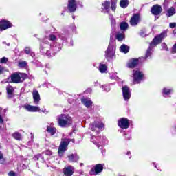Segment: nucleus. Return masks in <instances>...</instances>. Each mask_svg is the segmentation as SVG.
<instances>
[{"mask_svg": "<svg viewBox=\"0 0 176 176\" xmlns=\"http://www.w3.org/2000/svg\"><path fill=\"white\" fill-rule=\"evenodd\" d=\"M3 123H1L0 122V130H2V126H3Z\"/></svg>", "mask_w": 176, "mask_h": 176, "instance_id": "nucleus-58", "label": "nucleus"}, {"mask_svg": "<svg viewBox=\"0 0 176 176\" xmlns=\"http://www.w3.org/2000/svg\"><path fill=\"white\" fill-rule=\"evenodd\" d=\"M0 63L1 64H6L8 63V58L6 57L1 58Z\"/></svg>", "mask_w": 176, "mask_h": 176, "instance_id": "nucleus-45", "label": "nucleus"}, {"mask_svg": "<svg viewBox=\"0 0 176 176\" xmlns=\"http://www.w3.org/2000/svg\"><path fill=\"white\" fill-rule=\"evenodd\" d=\"M5 72V68L0 65V75H2Z\"/></svg>", "mask_w": 176, "mask_h": 176, "instance_id": "nucleus-46", "label": "nucleus"}, {"mask_svg": "<svg viewBox=\"0 0 176 176\" xmlns=\"http://www.w3.org/2000/svg\"><path fill=\"white\" fill-rule=\"evenodd\" d=\"M94 137H93L91 138V142H93L94 144H95V145H96L98 146V148L99 149H102V148H104V146H105V145H107V144H108V140H107V137L105 136H102V137H98L97 140H98V138H100V141L97 142V141H94Z\"/></svg>", "mask_w": 176, "mask_h": 176, "instance_id": "nucleus-7", "label": "nucleus"}, {"mask_svg": "<svg viewBox=\"0 0 176 176\" xmlns=\"http://www.w3.org/2000/svg\"><path fill=\"white\" fill-rule=\"evenodd\" d=\"M131 153H130V151H128L127 153H126V155H127L128 156H130Z\"/></svg>", "mask_w": 176, "mask_h": 176, "instance_id": "nucleus-59", "label": "nucleus"}, {"mask_svg": "<svg viewBox=\"0 0 176 176\" xmlns=\"http://www.w3.org/2000/svg\"><path fill=\"white\" fill-rule=\"evenodd\" d=\"M140 21H141V16L140 15V14L136 13L132 16L129 23L132 25V27H135L138 25V23Z\"/></svg>", "mask_w": 176, "mask_h": 176, "instance_id": "nucleus-12", "label": "nucleus"}, {"mask_svg": "<svg viewBox=\"0 0 176 176\" xmlns=\"http://www.w3.org/2000/svg\"><path fill=\"white\" fill-rule=\"evenodd\" d=\"M61 47H63V44H60L57 42H54L53 45L51 44V51L53 52L54 56L56 53H58V52L61 50Z\"/></svg>", "mask_w": 176, "mask_h": 176, "instance_id": "nucleus-19", "label": "nucleus"}, {"mask_svg": "<svg viewBox=\"0 0 176 176\" xmlns=\"http://www.w3.org/2000/svg\"><path fill=\"white\" fill-rule=\"evenodd\" d=\"M162 7L159 5H154L151 10V12L153 14H154L155 16H159V14H160V13H162Z\"/></svg>", "mask_w": 176, "mask_h": 176, "instance_id": "nucleus-20", "label": "nucleus"}, {"mask_svg": "<svg viewBox=\"0 0 176 176\" xmlns=\"http://www.w3.org/2000/svg\"><path fill=\"white\" fill-rule=\"evenodd\" d=\"M76 1L75 0H69L67 9L70 13H74L76 12Z\"/></svg>", "mask_w": 176, "mask_h": 176, "instance_id": "nucleus-16", "label": "nucleus"}, {"mask_svg": "<svg viewBox=\"0 0 176 176\" xmlns=\"http://www.w3.org/2000/svg\"><path fill=\"white\" fill-rule=\"evenodd\" d=\"M87 91H89V93H91V89H88L87 90Z\"/></svg>", "mask_w": 176, "mask_h": 176, "instance_id": "nucleus-61", "label": "nucleus"}, {"mask_svg": "<svg viewBox=\"0 0 176 176\" xmlns=\"http://www.w3.org/2000/svg\"><path fill=\"white\" fill-rule=\"evenodd\" d=\"M107 65L102 63H100L99 71L100 72H101V74H105V72H107Z\"/></svg>", "mask_w": 176, "mask_h": 176, "instance_id": "nucleus-35", "label": "nucleus"}, {"mask_svg": "<svg viewBox=\"0 0 176 176\" xmlns=\"http://www.w3.org/2000/svg\"><path fill=\"white\" fill-rule=\"evenodd\" d=\"M101 87L104 91H109L111 90V86L109 85H104Z\"/></svg>", "mask_w": 176, "mask_h": 176, "instance_id": "nucleus-40", "label": "nucleus"}, {"mask_svg": "<svg viewBox=\"0 0 176 176\" xmlns=\"http://www.w3.org/2000/svg\"><path fill=\"white\" fill-rule=\"evenodd\" d=\"M120 28L121 31H126L127 28H129V23L126 22H121L120 24Z\"/></svg>", "mask_w": 176, "mask_h": 176, "instance_id": "nucleus-33", "label": "nucleus"}, {"mask_svg": "<svg viewBox=\"0 0 176 176\" xmlns=\"http://www.w3.org/2000/svg\"><path fill=\"white\" fill-rule=\"evenodd\" d=\"M73 142V144L75 143V139H72V140L68 138H62L61 142L60 143L58 153L59 156L62 157L64 155V153H65V151L68 149V145H69V142Z\"/></svg>", "mask_w": 176, "mask_h": 176, "instance_id": "nucleus-4", "label": "nucleus"}, {"mask_svg": "<svg viewBox=\"0 0 176 176\" xmlns=\"http://www.w3.org/2000/svg\"><path fill=\"white\" fill-rule=\"evenodd\" d=\"M120 6L123 8L126 9L129 6V0H120Z\"/></svg>", "mask_w": 176, "mask_h": 176, "instance_id": "nucleus-36", "label": "nucleus"}, {"mask_svg": "<svg viewBox=\"0 0 176 176\" xmlns=\"http://www.w3.org/2000/svg\"><path fill=\"white\" fill-rule=\"evenodd\" d=\"M19 65L21 68H24L27 67V62L25 60L19 62Z\"/></svg>", "mask_w": 176, "mask_h": 176, "instance_id": "nucleus-43", "label": "nucleus"}, {"mask_svg": "<svg viewBox=\"0 0 176 176\" xmlns=\"http://www.w3.org/2000/svg\"><path fill=\"white\" fill-rule=\"evenodd\" d=\"M32 141H29L28 143V145H32Z\"/></svg>", "mask_w": 176, "mask_h": 176, "instance_id": "nucleus-57", "label": "nucleus"}, {"mask_svg": "<svg viewBox=\"0 0 176 176\" xmlns=\"http://www.w3.org/2000/svg\"><path fill=\"white\" fill-rule=\"evenodd\" d=\"M80 167L83 166V163L80 164Z\"/></svg>", "mask_w": 176, "mask_h": 176, "instance_id": "nucleus-64", "label": "nucleus"}, {"mask_svg": "<svg viewBox=\"0 0 176 176\" xmlns=\"http://www.w3.org/2000/svg\"><path fill=\"white\" fill-rule=\"evenodd\" d=\"M118 1H111V10H113V12H115V10H116V3Z\"/></svg>", "mask_w": 176, "mask_h": 176, "instance_id": "nucleus-42", "label": "nucleus"}, {"mask_svg": "<svg viewBox=\"0 0 176 176\" xmlns=\"http://www.w3.org/2000/svg\"><path fill=\"white\" fill-rule=\"evenodd\" d=\"M1 159H3V154L0 153V160Z\"/></svg>", "mask_w": 176, "mask_h": 176, "instance_id": "nucleus-55", "label": "nucleus"}, {"mask_svg": "<svg viewBox=\"0 0 176 176\" xmlns=\"http://www.w3.org/2000/svg\"><path fill=\"white\" fill-rule=\"evenodd\" d=\"M175 14V8L174 7H170L166 11L167 17H171V16H174Z\"/></svg>", "mask_w": 176, "mask_h": 176, "instance_id": "nucleus-31", "label": "nucleus"}, {"mask_svg": "<svg viewBox=\"0 0 176 176\" xmlns=\"http://www.w3.org/2000/svg\"><path fill=\"white\" fill-rule=\"evenodd\" d=\"M34 103L36 105L39 104V101H41V95H39V92L36 89H34L32 92Z\"/></svg>", "mask_w": 176, "mask_h": 176, "instance_id": "nucleus-21", "label": "nucleus"}, {"mask_svg": "<svg viewBox=\"0 0 176 176\" xmlns=\"http://www.w3.org/2000/svg\"><path fill=\"white\" fill-rule=\"evenodd\" d=\"M153 164L154 165V167H155V168H157V166H156V164H155V163H153Z\"/></svg>", "mask_w": 176, "mask_h": 176, "instance_id": "nucleus-60", "label": "nucleus"}, {"mask_svg": "<svg viewBox=\"0 0 176 176\" xmlns=\"http://www.w3.org/2000/svg\"><path fill=\"white\" fill-rule=\"evenodd\" d=\"M81 102L86 108H91V105H93V101L88 98H81Z\"/></svg>", "mask_w": 176, "mask_h": 176, "instance_id": "nucleus-23", "label": "nucleus"}, {"mask_svg": "<svg viewBox=\"0 0 176 176\" xmlns=\"http://www.w3.org/2000/svg\"><path fill=\"white\" fill-rule=\"evenodd\" d=\"M24 52L25 53V54L31 56V57H35V52H34L30 47H25Z\"/></svg>", "mask_w": 176, "mask_h": 176, "instance_id": "nucleus-30", "label": "nucleus"}, {"mask_svg": "<svg viewBox=\"0 0 176 176\" xmlns=\"http://www.w3.org/2000/svg\"><path fill=\"white\" fill-rule=\"evenodd\" d=\"M0 123H3V119L2 118V116L0 115Z\"/></svg>", "mask_w": 176, "mask_h": 176, "instance_id": "nucleus-53", "label": "nucleus"}, {"mask_svg": "<svg viewBox=\"0 0 176 176\" xmlns=\"http://www.w3.org/2000/svg\"><path fill=\"white\" fill-rule=\"evenodd\" d=\"M122 90L124 101H129L131 98V90H130V87L124 85L122 87Z\"/></svg>", "mask_w": 176, "mask_h": 176, "instance_id": "nucleus-10", "label": "nucleus"}, {"mask_svg": "<svg viewBox=\"0 0 176 176\" xmlns=\"http://www.w3.org/2000/svg\"><path fill=\"white\" fill-rule=\"evenodd\" d=\"M169 27H170V28H175L176 23H169Z\"/></svg>", "mask_w": 176, "mask_h": 176, "instance_id": "nucleus-47", "label": "nucleus"}, {"mask_svg": "<svg viewBox=\"0 0 176 176\" xmlns=\"http://www.w3.org/2000/svg\"><path fill=\"white\" fill-rule=\"evenodd\" d=\"M133 75L134 83H141L144 80V73L140 70H133Z\"/></svg>", "mask_w": 176, "mask_h": 176, "instance_id": "nucleus-8", "label": "nucleus"}, {"mask_svg": "<svg viewBox=\"0 0 176 176\" xmlns=\"http://www.w3.org/2000/svg\"><path fill=\"white\" fill-rule=\"evenodd\" d=\"M3 43L4 45H7V46H10V43H6V41H3Z\"/></svg>", "mask_w": 176, "mask_h": 176, "instance_id": "nucleus-54", "label": "nucleus"}, {"mask_svg": "<svg viewBox=\"0 0 176 176\" xmlns=\"http://www.w3.org/2000/svg\"><path fill=\"white\" fill-rule=\"evenodd\" d=\"M138 64H140L137 58H133L128 63L127 67L128 68H135Z\"/></svg>", "mask_w": 176, "mask_h": 176, "instance_id": "nucleus-26", "label": "nucleus"}, {"mask_svg": "<svg viewBox=\"0 0 176 176\" xmlns=\"http://www.w3.org/2000/svg\"><path fill=\"white\" fill-rule=\"evenodd\" d=\"M47 131L51 135H54L56 132L57 131V129L55 127L52 126H47Z\"/></svg>", "mask_w": 176, "mask_h": 176, "instance_id": "nucleus-34", "label": "nucleus"}, {"mask_svg": "<svg viewBox=\"0 0 176 176\" xmlns=\"http://www.w3.org/2000/svg\"><path fill=\"white\" fill-rule=\"evenodd\" d=\"M44 39H46V41H51V42L54 43L57 40V36L52 33H50V34L46 33Z\"/></svg>", "mask_w": 176, "mask_h": 176, "instance_id": "nucleus-25", "label": "nucleus"}, {"mask_svg": "<svg viewBox=\"0 0 176 176\" xmlns=\"http://www.w3.org/2000/svg\"><path fill=\"white\" fill-rule=\"evenodd\" d=\"M8 175H9V176H16V173H15L14 171H10V172L8 173Z\"/></svg>", "mask_w": 176, "mask_h": 176, "instance_id": "nucleus-50", "label": "nucleus"}, {"mask_svg": "<svg viewBox=\"0 0 176 176\" xmlns=\"http://www.w3.org/2000/svg\"><path fill=\"white\" fill-rule=\"evenodd\" d=\"M27 74L25 73H14L10 76L12 83H23L27 79Z\"/></svg>", "mask_w": 176, "mask_h": 176, "instance_id": "nucleus-6", "label": "nucleus"}, {"mask_svg": "<svg viewBox=\"0 0 176 176\" xmlns=\"http://www.w3.org/2000/svg\"><path fill=\"white\" fill-rule=\"evenodd\" d=\"M116 53V42L115 40H112V36L110 37V42L108 47L105 51V58L107 61H111L115 58V54Z\"/></svg>", "mask_w": 176, "mask_h": 176, "instance_id": "nucleus-2", "label": "nucleus"}, {"mask_svg": "<svg viewBox=\"0 0 176 176\" xmlns=\"http://www.w3.org/2000/svg\"><path fill=\"white\" fill-rule=\"evenodd\" d=\"M104 166H105L104 164H98L95 165V166L91 169V174L97 175V174L102 173V170H104Z\"/></svg>", "mask_w": 176, "mask_h": 176, "instance_id": "nucleus-13", "label": "nucleus"}, {"mask_svg": "<svg viewBox=\"0 0 176 176\" xmlns=\"http://www.w3.org/2000/svg\"><path fill=\"white\" fill-rule=\"evenodd\" d=\"M72 30L73 32H76V26H73L72 28Z\"/></svg>", "mask_w": 176, "mask_h": 176, "instance_id": "nucleus-52", "label": "nucleus"}, {"mask_svg": "<svg viewBox=\"0 0 176 176\" xmlns=\"http://www.w3.org/2000/svg\"><path fill=\"white\" fill-rule=\"evenodd\" d=\"M40 52L47 57H53L54 53L52 52V44L46 39H43L40 43Z\"/></svg>", "mask_w": 176, "mask_h": 176, "instance_id": "nucleus-3", "label": "nucleus"}, {"mask_svg": "<svg viewBox=\"0 0 176 176\" xmlns=\"http://www.w3.org/2000/svg\"><path fill=\"white\" fill-rule=\"evenodd\" d=\"M24 109L28 111V112H39L41 109L38 106H32L28 104H26L23 106Z\"/></svg>", "mask_w": 176, "mask_h": 176, "instance_id": "nucleus-18", "label": "nucleus"}, {"mask_svg": "<svg viewBox=\"0 0 176 176\" xmlns=\"http://www.w3.org/2000/svg\"><path fill=\"white\" fill-rule=\"evenodd\" d=\"M167 36V32L164 31L160 34L156 36L150 43L148 48L146 50L145 57L142 56L138 60L139 64H142V63H145L147 58H151L152 56V53H153V49H155V46H157L159 43H160L164 38Z\"/></svg>", "mask_w": 176, "mask_h": 176, "instance_id": "nucleus-1", "label": "nucleus"}, {"mask_svg": "<svg viewBox=\"0 0 176 176\" xmlns=\"http://www.w3.org/2000/svg\"><path fill=\"white\" fill-rule=\"evenodd\" d=\"M111 2H118V0H111Z\"/></svg>", "mask_w": 176, "mask_h": 176, "instance_id": "nucleus-62", "label": "nucleus"}, {"mask_svg": "<svg viewBox=\"0 0 176 176\" xmlns=\"http://www.w3.org/2000/svg\"><path fill=\"white\" fill-rule=\"evenodd\" d=\"M140 35L142 36V38H145L146 36L145 32H140Z\"/></svg>", "mask_w": 176, "mask_h": 176, "instance_id": "nucleus-48", "label": "nucleus"}, {"mask_svg": "<svg viewBox=\"0 0 176 176\" xmlns=\"http://www.w3.org/2000/svg\"><path fill=\"white\" fill-rule=\"evenodd\" d=\"M68 46H74V41H72V39L70 40V43L68 45Z\"/></svg>", "mask_w": 176, "mask_h": 176, "instance_id": "nucleus-51", "label": "nucleus"}, {"mask_svg": "<svg viewBox=\"0 0 176 176\" xmlns=\"http://www.w3.org/2000/svg\"><path fill=\"white\" fill-rule=\"evenodd\" d=\"M124 38H125L124 33L118 32L116 35V38L117 39V41H123Z\"/></svg>", "mask_w": 176, "mask_h": 176, "instance_id": "nucleus-37", "label": "nucleus"}, {"mask_svg": "<svg viewBox=\"0 0 176 176\" xmlns=\"http://www.w3.org/2000/svg\"><path fill=\"white\" fill-rule=\"evenodd\" d=\"M172 91H173V89H171L170 88H164V89H163L164 96H170V94H171Z\"/></svg>", "mask_w": 176, "mask_h": 176, "instance_id": "nucleus-39", "label": "nucleus"}, {"mask_svg": "<svg viewBox=\"0 0 176 176\" xmlns=\"http://www.w3.org/2000/svg\"><path fill=\"white\" fill-rule=\"evenodd\" d=\"M109 6H111V3L109 1H105L102 3V10L103 13H108L109 12Z\"/></svg>", "mask_w": 176, "mask_h": 176, "instance_id": "nucleus-28", "label": "nucleus"}, {"mask_svg": "<svg viewBox=\"0 0 176 176\" xmlns=\"http://www.w3.org/2000/svg\"><path fill=\"white\" fill-rule=\"evenodd\" d=\"M58 123L60 127H69L72 124V118L69 115L61 114L58 117Z\"/></svg>", "mask_w": 176, "mask_h": 176, "instance_id": "nucleus-5", "label": "nucleus"}, {"mask_svg": "<svg viewBox=\"0 0 176 176\" xmlns=\"http://www.w3.org/2000/svg\"><path fill=\"white\" fill-rule=\"evenodd\" d=\"M52 155V152L50 151H46L43 152L42 154H38L34 157V160H41L42 159L43 162H45V156H50Z\"/></svg>", "mask_w": 176, "mask_h": 176, "instance_id": "nucleus-22", "label": "nucleus"}, {"mask_svg": "<svg viewBox=\"0 0 176 176\" xmlns=\"http://www.w3.org/2000/svg\"><path fill=\"white\" fill-rule=\"evenodd\" d=\"M161 46L163 50H166V52H168V47H167V44H166V43H162Z\"/></svg>", "mask_w": 176, "mask_h": 176, "instance_id": "nucleus-44", "label": "nucleus"}, {"mask_svg": "<svg viewBox=\"0 0 176 176\" xmlns=\"http://www.w3.org/2000/svg\"><path fill=\"white\" fill-rule=\"evenodd\" d=\"M6 90H7L8 98H13V94L14 93V88H13L12 85H8L6 87Z\"/></svg>", "mask_w": 176, "mask_h": 176, "instance_id": "nucleus-27", "label": "nucleus"}, {"mask_svg": "<svg viewBox=\"0 0 176 176\" xmlns=\"http://www.w3.org/2000/svg\"><path fill=\"white\" fill-rule=\"evenodd\" d=\"M32 64H34L35 67H42V63L38 60H32Z\"/></svg>", "mask_w": 176, "mask_h": 176, "instance_id": "nucleus-41", "label": "nucleus"}, {"mask_svg": "<svg viewBox=\"0 0 176 176\" xmlns=\"http://www.w3.org/2000/svg\"><path fill=\"white\" fill-rule=\"evenodd\" d=\"M109 19L111 21L112 30H115V28H116V20H115V18H113V15L110 14Z\"/></svg>", "mask_w": 176, "mask_h": 176, "instance_id": "nucleus-32", "label": "nucleus"}, {"mask_svg": "<svg viewBox=\"0 0 176 176\" xmlns=\"http://www.w3.org/2000/svg\"><path fill=\"white\" fill-rule=\"evenodd\" d=\"M101 152H102V154L104 155V153H105V150H102Z\"/></svg>", "mask_w": 176, "mask_h": 176, "instance_id": "nucleus-63", "label": "nucleus"}, {"mask_svg": "<svg viewBox=\"0 0 176 176\" xmlns=\"http://www.w3.org/2000/svg\"><path fill=\"white\" fill-rule=\"evenodd\" d=\"M75 173V168L72 166H68L63 168V173L65 176H72Z\"/></svg>", "mask_w": 176, "mask_h": 176, "instance_id": "nucleus-17", "label": "nucleus"}, {"mask_svg": "<svg viewBox=\"0 0 176 176\" xmlns=\"http://www.w3.org/2000/svg\"><path fill=\"white\" fill-rule=\"evenodd\" d=\"M12 137L15 139L17 140L18 141H21V140H23V136L21 135V134H20L18 132L14 133L12 134Z\"/></svg>", "mask_w": 176, "mask_h": 176, "instance_id": "nucleus-38", "label": "nucleus"}, {"mask_svg": "<svg viewBox=\"0 0 176 176\" xmlns=\"http://www.w3.org/2000/svg\"><path fill=\"white\" fill-rule=\"evenodd\" d=\"M57 36L62 41L63 43H67L69 39V32H63L62 33H57Z\"/></svg>", "mask_w": 176, "mask_h": 176, "instance_id": "nucleus-14", "label": "nucleus"}, {"mask_svg": "<svg viewBox=\"0 0 176 176\" xmlns=\"http://www.w3.org/2000/svg\"><path fill=\"white\" fill-rule=\"evenodd\" d=\"M98 85H99L98 82L96 81L94 82V86H98Z\"/></svg>", "mask_w": 176, "mask_h": 176, "instance_id": "nucleus-56", "label": "nucleus"}, {"mask_svg": "<svg viewBox=\"0 0 176 176\" xmlns=\"http://www.w3.org/2000/svg\"><path fill=\"white\" fill-rule=\"evenodd\" d=\"M118 127H120V129H129V127H130V122L129 119L126 118H122L118 120Z\"/></svg>", "mask_w": 176, "mask_h": 176, "instance_id": "nucleus-11", "label": "nucleus"}, {"mask_svg": "<svg viewBox=\"0 0 176 176\" xmlns=\"http://www.w3.org/2000/svg\"><path fill=\"white\" fill-rule=\"evenodd\" d=\"M126 140H131V135L130 134H124Z\"/></svg>", "mask_w": 176, "mask_h": 176, "instance_id": "nucleus-49", "label": "nucleus"}, {"mask_svg": "<svg viewBox=\"0 0 176 176\" xmlns=\"http://www.w3.org/2000/svg\"><path fill=\"white\" fill-rule=\"evenodd\" d=\"M130 50V47H129V45L123 44L120 46V52H121V53H124V54H126V53H129Z\"/></svg>", "mask_w": 176, "mask_h": 176, "instance_id": "nucleus-29", "label": "nucleus"}, {"mask_svg": "<svg viewBox=\"0 0 176 176\" xmlns=\"http://www.w3.org/2000/svg\"><path fill=\"white\" fill-rule=\"evenodd\" d=\"M89 129L93 131H96V134H98V133H100V130H102V129H104V124L100 122H94L89 125Z\"/></svg>", "mask_w": 176, "mask_h": 176, "instance_id": "nucleus-9", "label": "nucleus"}, {"mask_svg": "<svg viewBox=\"0 0 176 176\" xmlns=\"http://www.w3.org/2000/svg\"><path fill=\"white\" fill-rule=\"evenodd\" d=\"M69 162L71 163H77V162L79 160L80 157L78 154L74 153V154H70L69 155L67 156Z\"/></svg>", "mask_w": 176, "mask_h": 176, "instance_id": "nucleus-24", "label": "nucleus"}, {"mask_svg": "<svg viewBox=\"0 0 176 176\" xmlns=\"http://www.w3.org/2000/svg\"><path fill=\"white\" fill-rule=\"evenodd\" d=\"M13 25L9 21L2 20L0 21V31H5L8 28H12Z\"/></svg>", "mask_w": 176, "mask_h": 176, "instance_id": "nucleus-15", "label": "nucleus"}]
</instances>
